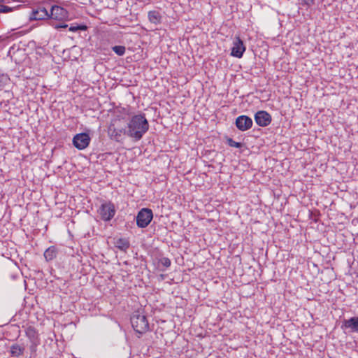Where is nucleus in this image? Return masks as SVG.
<instances>
[{
  "label": "nucleus",
  "instance_id": "12",
  "mask_svg": "<svg viewBox=\"0 0 358 358\" xmlns=\"http://www.w3.org/2000/svg\"><path fill=\"white\" fill-rule=\"evenodd\" d=\"M31 18L35 20L48 19L49 12L45 7L39 6L36 10L32 11Z\"/></svg>",
  "mask_w": 358,
  "mask_h": 358
},
{
  "label": "nucleus",
  "instance_id": "23",
  "mask_svg": "<svg viewBox=\"0 0 358 358\" xmlns=\"http://www.w3.org/2000/svg\"><path fill=\"white\" fill-rule=\"evenodd\" d=\"M39 341L31 342V345L29 346V350L31 355L35 354L37 350V346L39 345Z\"/></svg>",
  "mask_w": 358,
  "mask_h": 358
},
{
  "label": "nucleus",
  "instance_id": "11",
  "mask_svg": "<svg viewBox=\"0 0 358 358\" xmlns=\"http://www.w3.org/2000/svg\"><path fill=\"white\" fill-rule=\"evenodd\" d=\"M341 328L343 329H350V332L358 333V316L344 320Z\"/></svg>",
  "mask_w": 358,
  "mask_h": 358
},
{
  "label": "nucleus",
  "instance_id": "26",
  "mask_svg": "<svg viewBox=\"0 0 358 358\" xmlns=\"http://www.w3.org/2000/svg\"><path fill=\"white\" fill-rule=\"evenodd\" d=\"M68 27V24H64V23H59L56 25H55V28L57 29H59L60 28H66Z\"/></svg>",
  "mask_w": 358,
  "mask_h": 358
},
{
  "label": "nucleus",
  "instance_id": "6",
  "mask_svg": "<svg viewBox=\"0 0 358 358\" xmlns=\"http://www.w3.org/2000/svg\"><path fill=\"white\" fill-rule=\"evenodd\" d=\"M90 141L88 134L80 133L73 137V145L78 150H83L89 145Z\"/></svg>",
  "mask_w": 358,
  "mask_h": 358
},
{
  "label": "nucleus",
  "instance_id": "9",
  "mask_svg": "<svg viewBox=\"0 0 358 358\" xmlns=\"http://www.w3.org/2000/svg\"><path fill=\"white\" fill-rule=\"evenodd\" d=\"M255 120L260 127H266L271 122V115L265 110H259L255 114Z\"/></svg>",
  "mask_w": 358,
  "mask_h": 358
},
{
  "label": "nucleus",
  "instance_id": "18",
  "mask_svg": "<svg viewBox=\"0 0 358 358\" xmlns=\"http://www.w3.org/2000/svg\"><path fill=\"white\" fill-rule=\"evenodd\" d=\"M87 27L85 24H72L69 28V30L72 32H76L78 31H85Z\"/></svg>",
  "mask_w": 358,
  "mask_h": 358
},
{
  "label": "nucleus",
  "instance_id": "16",
  "mask_svg": "<svg viewBox=\"0 0 358 358\" xmlns=\"http://www.w3.org/2000/svg\"><path fill=\"white\" fill-rule=\"evenodd\" d=\"M58 251L55 246H50L44 252V257L47 262L52 261L56 258Z\"/></svg>",
  "mask_w": 358,
  "mask_h": 358
},
{
  "label": "nucleus",
  "instance_id": "14",
  "mask_svg": "<svg viewBox=\"0 0 358 358\" xmlns=\"http://www.w3.org/2000/svg\"><path fill=\"white\" fill-rule=\"evenodd\" d=\"M114 244L117 248L123 252H126L130 247V242L126 238H117Z\"/></svg>",
  "mask_w": 358,
  "mask_h": 358
},
{
  "label": "nucleus",
  "instance_id": "4",
  "mask_svg": "<svg viewBox=\"0 0 358 358\" xmlns=\"http://www.w3.org/2000/svg\"><path fill=\"white\" fill-rule=\"evenodd\" d=\"M153 218L151 209L143 208L140 210L136 216V224L139 228H145L149 225Z\"/></svg>",
  "mask_w": 358,
  "mask_h": 358
},
{
  "label": "nucleus",
  "instance_id": "21",
  "mask_svg": "<svg viewBox=\"0 0 358 358\" xmlns=\"http://www.w3.org/2000/svg\"><path fill=\"white\" fill-rule=\"evenodd\" d=\"M159 264L162 265L163 266L168 268L171 266V262L168 257H162L159 259Z\"/></svg>",
  "mask_w": 358,
  "mask_h": 358
},
{
  "label": "nucleus",
  "instance_id": "8",
  "mask_svg": "<svg viewBox=\"0 0 358 358\" xmlns=\"http://www.w3.org/2000/svg\"><path fill=\"white\" fill-rule=\"evenodd\" d=\"M236 127L241 131H247L253 125L252 120L247 115H240L236 119Z\"/></svg>",
  "mask_w": 358,
  "mask_h": 358
},
{
  "label": "nucleus",
  "instance_id": "24",
  "mask_svg": "<svg viewBox=\"0 0 358 358\" xmlns=\"http://www.w3.org/2000/svg\"><path fill=\"white\" fill-rule=\"evenodd\" d=\"M13 10V8L9 7L3 4H0V13H6Z\"/></svg>",
  "mask_w": 358,
  "mask_h": 358
},
{
  "label": "nucleus",
  "instance_id": "10",
  "mask_svg": "<svg viewBox=\"0 0 358 358\" xmlns=\"http://www.w3.org/2000/svg\"><path fill=\"white\" fill-rule=\"evenodd\" d=\"M245 46L239 36H236L233 42L231 55L237 58H241L245 51Z\"/></svg>",
  "mask_w": 358,
  "mask_h": 358
},
{
  "label": "nucleus",
  "instance_id": "20",
  "mask_svg": "<svg viewBox=\"0 0 358 358\" xmlns=\"http://www.w3.org/2000/svg\"><path fill=\"white\" fill-rule=\"evenodd\" d=\"M227 143L230 147H234L236 148H241L243 146V144L241 143L236 142L231 138H227Z\"/></svg>",
  "mask_w": 358,
  "mask_h": 358
},
{
  "label": "nucleus",
  "instance_id": "19",
  "mask_svg": "<svg viewBox=\"0 0 358 358\" xmlns=\"http://www.w3.org/2000/svg\"><path fill=\"white\" fill-rule=\"evenodd\" d=\"M112 50L118 56L124 55L125 53V51H126V48L123 45H115V46L112 47Z\"/></svg>",
  "mask_w": 358,
  "mask_h": 358
},
{
  "label": "nucleus",
  "instance_id": "27",
  "mask_svg": "<svg viewBox=\"0 0 358 358\" xmlns=\"http://www.w3.org/2000/svg\"><path fill=\"white\" fill-rule=\"evenodd\" d=\"M6 2V0H0V4H3Z\"/></svg>",
  "mask_w": 358,
  "mask_h": 358
},
{
  "label": "nucleus",
  "instance_id": "1",
  "mask_svg": "<svg viewBox=\"0 0 358 358\" xmlns=\"http://www.w3.org/2000/svg\"><path fill=\"white\" fill-rule=\"evenodd\" d=\"M149 129V123L145 114L135 115L127 124V136L135 141H140Z\"/></svg>",
  "mask_w": 358,
  "mask_h": 358
},
{
  "label": "nucleus",
  "instance_id": "25",
  "mask_svg": "<svg viewBox=\"0 0 358 358\" xmlns=\"http://www.w3.org/2000/svg\"><path fill=\"white\" fill-rule=\"evenodd\" d=\"M315 3V0H302V4L310 7Z\"/></svg>",
  "mask_w": 358,
  "mask_h": 358
},
{
  "label": "nucleus",
  "instance_id": "22",
  "mask_svg": "<svg viewBox=\"0 0 358 358\" xmlns=\"http://www.w3.org/2000/svg\"><path fill=\"white\" fill-rule=\"evenodd\" d=\"M9 80V78L7 75L0 74V87H3Z\"/></svg>",
  "mask_w": 358,
  "mask_h": 358
},
{
  "label": "nucleus",
  "instance_id": "2",
  "mask_svg": "<svg viewBox=\"0 0 358 358\" xmlns=\"http://www.w3.org/2000/svg\"><path fill=\"white\" fill-rule=\"evenodd\" d=\"M131 323L134 331L143 334L149 330V323L143 310L135 311L131 317Z\"/></svg>",
  "mask_w": 358,
  "mask_h": 358
},
{
  "label": "nucleus",
  "instance_id": "7",
  "mask_svg": "<svg viewBox=\"0 0 358 358\" xmlns=\"http://www.w3.org/2000/svg\"><path fill=\"white\" fill-rule=\"evenodd\" d=\"M68 11L64 8L54 5L49 13V18L62 21L68 18Z\"/></svg>",
  "mask_w": 358,
  "mask_h": 358
},
{
  "label": "nucleus",
  "instance_id": "5",
  "mask_svg": "<svg viewBox=\"0 0 358 358\" xmlns=\"http://www.w3.org/2000/svg\"><path fill=\"white\" fill-rule=\"evenodd\" d=\"M114 204L111 201L102 203L99 209V213L104 221H110L115 214Z\"/></svg>",
  "mask_w": 358,
  "mask_h": 358
},
{
  "label": "nucleus",
  "instance_id": "13",
  "mask_svg": "<svg viewBox=\"0 0 358 358\" xmlns=\"http://www.w3.org/2000/svg\"><path fill=\"white\" fill-rule=\"evenodd\" d=\"M25 351V348L23 345H20L17 343H13L10 347L9 353L11 357L17 358L23 355Z\"/></svg>",
  "mask_w": 358,
  "mask_h": 358
},
{
  "label": "nucleus",
  "instance_id": "3",
  "mask_svg": "<svg viewBox=\"0 0 358 358\" xmlns=\"http://www.w3.org/2000/svg\"><path fill=\"white\" fill-rule=\"evenodd\" d=\"M120 120H113L108 128V132L110 138L117 142L122 140L123 136L127 135V130L125 128L119 125Z\"/></svg>",
  "mask_w": 358,
  "mask_h": 358
},
{
  "label": "nucleus",
  "instance_id": "17",
  "mask_svg": "<svg viewBox=\"0 0 358 358\" xmlns=\"http://www.w3.org/2000/svg\"><path fill=\"white\" fill-rule=\"evenodd\" d=\"M148 20L155 24H159L162 21V15L157 10H151L148 12Z\"/></svg>",
  "mask_w": 358,
  "mask_h": 358
},
{
  "label": "nucleus",
  "instance_id": "15",
  "mask_svg": "<svg viewBox=\"0 0 358 358\" xmlns=\"http://www.w3.org/2000/svg\"><path fill=\"white\" fill-rule=\"evenodd\" d=\"M25 335L29 340L30 343L40 341L37 331L32 326H29L26 328Z\"/></svg>",
  "mask_w": 358,
  "mask_h": 358
}]
</instances>
